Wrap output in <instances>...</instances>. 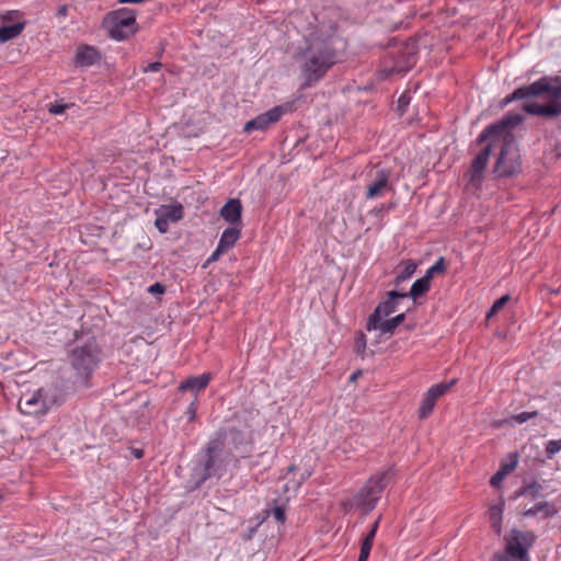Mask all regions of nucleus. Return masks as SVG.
<instances>
[{
	"mask_svg": "<svg viewBox=\"0 0 561 561\" xmlns=\"http://www.w3.org/2000/svg\"><path fill=\"white\" fill-rule=\"evenodd\" d=\"M293 60L299 70L301 87L316 85L339 60L333 37L310 33L294 53Z\"/></svg>",
	"mask_w": 561,
	"mask_h": 561,
	"instance_id": "1",
	"label": "nucleus"
},
{
	"mask_svg": "<svg viewBox=\"0 0 561 561\" xmlns=\"http://www.w3.org/2000/svg\"><path fill=\"white\" fill-rule=\"evenodd\" d=\"M523 122L519 114H507L501 121L488 126L479 136L478 142L494 138L496 147H500V153L495 161L494 173L499 178H508L517 174L522 170V160L519 149L511 128L516 127Z\"/></svg>",
	"mask_w": 561,
	"mask_h": 561,
	"instance_id": "2",
	"label": "nucleus"
},
{
	"mask_svg": "<svg viewBox=\"0 0 561 561\" xmlns=\"http://www.w3.org/2000/svg\"><path fill=\"white\" fill-rule=\"evenodd\" d=\"M539 95H543L546 103L526 102L523 106L526 113L550 118L561 115V83L550 84L546 78L516 89L511 95L503 100V105H507L514 100Z\"/></svg>",
	"mask_w": 561,
	"mask_h": 561,
	"instance_id": "3",
	"label": "nucleus"
},
{
	"mask_svg": "<svg viewBox=\"0 0 561 561\" xmlns=\"http://www.w3.org/2000/svg\"><path fill=\"white\" fill-rule=\"evenodd\" d=\"M226 435L217 432L206 444L192 470L194 488H199L210 478H221L230 461V453L225 448Z\"/></svg>",
	"mask_w": 561,
	"mask_h": 561,
	"instance_id": "4",
	"label": "nucleus"
},
{
	"mask_svg": "<svg viewBox=\"0 0 561 561\" xmlns=\"http://www.w3.org/2000/svg\"><path fill=\"white\" fill-rule=\"evenodd\" d=\"M537 536L530 530L513 528L504 536L505 549L496 552L491 561H530L529 550L534 547Z\"/></svg>",
	"mask_w": 561,
	"mask_h": 561,
	"instance_id": "5",
	"label": "nucleus"
},
{
	"mask_svg": "<svg viewBox=\"0 0 561 561\" xmlns=\"http://www.w3.org/2000/svg\"><path fill=\"white\" fill-rule=\"evenodd\" d=\"M417 42L415 39H408L404 43L396 46L390 53L392 65L388 66L385 61L381 72V78L386 79L392 75H401L409 71L416 64Z\"/></svg>",
	"mask_w": 561,
	"mask_h": 561,
	"instance_id": "6",
	"label": "nucleus"
},
{
	"mask_svg": "<svg viewBox=\"0 0 561 561\" xmlns=\"http://www.w3.org/2000/svg\"><path fill=\"white\" fill-rule=\"evenodd\" d=\"M103 26L112 38L126 39L137 31L136 12L127 8L112 11L103 19Z\"/></svg>",
	"mask_w": 561,
	"mask_h": 561,
	"instance_id": "7",
	"label": "nucleus"
},
{
	"mask_svg": "<svg viewBox=\"0 0 561 561\" xmlns=\"http://www.w3.org/2000/svg\"><path fill=\"white\" fill-rule=\"evenodd\" d=\"M390 470L371 476L354 496V504L365 512H371L390 481Z\"/></svg>",
	"mask_w": 561,
	"mask_h": 561,
	"instance_id": "8",
	"label": "nucleus"
},
{
	"mask_svg": "<svg viewBox=\"0 0 561 561\" xmlns=\"http://www.w3.org/2000/svg\"><path fill=\"white\" fill-rule=\"evenodd\" d=\"M364 174L366 181L365 197L367 199L381 198L387 193L393 191V185L390 181L392 172L381 163L368 165Z\"/></svg>",
	"mask_w": 561,
	"mask_h": 561,
	"instance_id": "9",
	"label": "nucleus"
},
{
	"mask_svg": "<svg viewBox=\"0 0 561 561\" xmlns=\"http://www.w3.org/2000/svg\"><path fill=\"white\" fill-rule=\"evenodd\" d=\"M100 362V351L94 343L77 346L71 352V364L87 386V379Z\"/></svg>",
	"mask_w": 561,
	"mask_h": 561,
	"instance_id": "10",
	"label": "nucleus"
},
{
	"mask_svg": "<svg viewBox=\"0 0 561 561\" xmlns=\"http://www.w3.org/2000/svg\"><path fill=\"white\" fill-rule=\"evenodd\" d=\"M56 403L55 396L45 388H39L33 392H25L21 396L18 407L26 415H41Z\"/></svg>",
	"mask_w": 561,
	"mask_h": 561,
	"instance_id": "11",
	"label": "nucleus"
},
{
	"mask_svg": "<svg viewBox=\"0 0 561 561\" xmlns=\"http://www.w3.org/2000/svg\"><path fill=\"white\" fill-rule=\"evenodd\" d=\"M484 148L474 157L468 171L469 181L473 186H479L483 179L484 170L488 165L489 158L493 148L496 147V139L491 138L485 141Z\"/></svg>",
	"mask_w": 561,
	"mask_h": 561,
	"instance_id": "12",
	"label": "nucleus"
},
{
	"mask_svg": "<svg viewBox=\"0 0 561 561\" xmlns=\"http://www.w3.org/2000/svg\"><path fill=\"white\" fill-rule=\"evenodd\" d=\"M405 298H408L405 293H399L397 290L388 291L386 299L377 305L374 312L369 316L367 323H370V327H376V322H379V320L389 317L396 311L399 299Z\"/></svg>",
	"mask_w": 561,
	"mask_h": 561,
	"instance_id": "13",
	"label": "nucleus"
},
{
	"mask_svg": "<svg viewBox=\"0 0 561 561\" xmlns=\"http://www.w3.org/2000/svg\"><path fill=\"white\" fill-rule=\"evenodd\" d=\"M456 379H453L448 382H440L432 386L427 390L419 408L420 419H426L432 413L437 399L445 394L456 383Z\"/></svg>",
	"mask_w": 561,
	"mask_h": 561,
	"instance_id": "14",
	"label": "nucleus"
},
{
	"mask_svg": "<svg viewBox=\"0 0 561 561\" xmlns=\"http://www.w3.org/2000/svg\"><path fill=\"white\" fill-rule=\"evenodd\" d=\"M285 112V106H275L247 122L243 130L245 133H250L252 130H265L270 125L277 123Z\"/></svg>",
	"mask_w": 561,
	"mask_h": 561,
	"instance_id": "15",
	"label": "nucleus"
},
{
	"mask_svg": "<svg viewBox=\"0 0 561 561\" xmlns=\"http://www.w3.org/2000/svg\"><path fill=\"white\" fill-rule=\"evenodd\" d=\"M220 216L232 226H241L242 204L240 199H229L220 209Z\"/></svg>",
	"mask_w": 561,
	"mask_h": 561,
	"instance_id": "16",
	"label": "nucleus"
},
{
	"mask_svg": "<svg viewBox=\"0 0 561 561\" xmlns=\"http://www.w3.org/2000/svg\"><path fill=\"white\" fill-rule=\"evenodd\" d=\"M558 513V508L554 503H550L548 501H539L534 506L524 510V517H535L538 514H541V518L548 519L556 516Z\"/></svg>",
	"mask_w": 561,
	"mask_h": 561,
	"instance_id": "17",
	"label": "nucleus"
},
{
	"mask_svg": "<svg viewBox=\"0 0 561 561\" xmlns=\"http://www.w3.org/2000/svg\"><path fill=\"white\" fill-rule=\"evenodd\" d=\"M101 56L96 48L88 45L79 46L76 53V62L82 67H89L100 60Z\"/></svg>",
	"mask_w": 561,
	"mask_h": 561,
	"instance_id": "18",
	"label": "nucleus"
},
{
	"mask_svg": "<svg viewBox=\"0 0 561 561\" xmlns=\"http://www.w3.org/2000/svg\"><path fill=\"white\" fill-rule=\"evenodd\" d=\"M404 319L405 313L402 312L391 319L385 318L382 320H379V322H376V327H370V323H367L366 329L368 331L378 330L382 334H392L394 330L404 321Z\"/></svg>",
	"mask_w": 561,
	"mask_h": 561,
	"instance_id": "19",
	"label": "nucleus"
},
{
	"mask_svg": "<svg viewBox=\"0 0 561 561\" xmlns=\"http://www.w3.org/2000/svg\"><path fill=\"white\" fill-rule=\"evenodd\" d=\"M505 507V500L503 497L499 499V502L490 505L489 507V519L491 523V527L495 531L497 536L502 534V522H503V512Z\"/></svg>",
	"mask_w": 561,
	"mask_h": 561,
	"instance_id": "20",
	"label": "nucleus"
},
{
	"mask_svg": "<svg viewBox=\"0 0 561 561\" xmlns=\"http://www.w3.org/2000/svg\"><path fill=\"white\" fill-rule=\"evenodd\" d=\"M210 381V374H203L199 376L187 378L179 386L181 391H199L205 389Z\"/></svg>",
	"mask_w": 561,
	"mask_h": 561,
	"instance_id": "21",
	"label": "nucleus"
},
{
	"mask_svg": "<svg viewBox=\"0 0 561 561\" xmlns=\"http://www.w3.org/2000/svg\"><path fill=\"white\" fill-rule=\"evenodd\" d=\"M241 236V229L237 226L226 228L219 239L218 245L228 251L231 249Z\"/></svg>",
	"mask_w": 561,
	"mask_h": 561,
	"instance_id": "22",
	"label": "nucleus"
},
{
	"mask_svg": "<svg viewBox=\"0 0 561 561\" xmlns=\"http://www.w3.org/2000/svg\"><path fill=\"white\" fill-rule=\"evenodd\" d=\"M25 25L26 23L23 21L12 25L0 26V42L4 43L15 38L23 32Z\"/></svg>",
	"mask_w": 561,
	"mask_h": 561,
	"instance_id": "23",
	"label": "nucleus"
},
{
	"mask_svg": "<svg viewBox=\"0 0 561 561\" xmlns=\"http://www.w3.org/2000/svg\"><path fill=\"white\" fill-rule=\"evenodd\" d=\"M431 282L427 279V277H421L416 279L412 286L409 293H405L408 297L413 298L414 300L419 298L420 296L426 294L430 290Z\"/></svg>",
	"mask_w": 561,
	"mask_h": 561,
	"instance_id": "24",
	"label": "nucleus"
},
{
	"mask_svg": "<svg viewBox=\"0 0 561 561\" xmlns=\"http://www.w3.org/2000/svg\"><path fill=\"white\" fill-rule=\"evenodd\" d=\"M403 268L398 273L394 278V285L399 287L402 283L410 279L415 273L416 264L412 260L402 262Z\"/></svg>",
	"mask_w": 561,
	"mask_h": 561,
	"instance_id": "25",
	"label": "nucleus"
},
{
	"mask_svg": "<svg viewBox=\"0 0 561 561\" xmlns=\"http://www.w3.org/2000/svg\"><path fill=\"white\" fill-rule=\"evenodd\" d=\"M160 214L168 221L176 222L183 217V206L181 204L163 206Z\"/></svg>",
	"mask_w": 561,
	"mask_h": 561,
	"instance_id": "26",
	"label": "nucleus"
},
{
	"mask_svg": "<svg viewBox=\"0 0 561 561\" xmlns=\"http://www.w3.org/2000/svg\"><path fill=\"white\" fill-rule=\"evenodd\" d=\"M542 485L534 481L523 486L516 494V496H529L531 500H538L542 497L541 494Z\"/></svg>",
	"mask_w": 561,
	"mask_h": 561,
	"instance_id": "27",
	"label": "nucleus"
},
{
	"mask_svg": "<svg viewBox=\"0 0 561 561\" xmlns=\"http://www.w3.org/2000/svg\"><path fill=\"white\" fill-rule=\"evenodd\" d=\"M288 500H286L285 502H282V503H278L277 500H274L273 501V507L272 508H267L265 511V513L267 515H273V517L275 518V520L279 524H284L285 520H286V514H285V506H286V503H287Z\"/></svg>",
	"mask_w": 561,
	"mask_h": 561,
	"instance_id": "28",
	"label": "nucleus"
},
{
	"mask_svg": "<svg viewBox=\"0 0 561 561\" xmlns=\"http://www.w3.org/2000/svg\"><path fill=\"white\" fill-rule=\"evenodd\" d=\"M446 270V264L444 257H439L425 273L424 277L431 282L433 277L437 274L444 273Z\"/></svg>",
	"mask_w": 561,
	"mask_h": 561,
	"instance_id": "29",
	"label": "nucleus"
},
{
	"mask_svg": "<svg viewBox=\"0 0 561 561\" xmlns=\"http://www.w3.org/2000/svg\"><path fill=\"white\" fill-rule=\"evenodd\" d=\"M411 96L409 92L402 93L397 101V112L402 116L407 112V107L410 104Z\"/></svg>",
	"mask_w": 561,
	"mask_h": 561,
	"instance_id": "30",
	"label": "nucleus"
},
{
	"mask_svg": "<svg viewBox=\"0 0 561 561\" xmlns=\"http://www.w3.org/2000/svg\"><path fill=\"white\" fill-rule=\"evenodd\" d=\"M508 300H510L508 295H504L501 298H499L497 300H495L493 306L491 307L490 311L486 313V317L488 318L493 317L495 313L499 312V310H501L506 305V302Z\"/></svg>",
	"mask_w": 561,
	"mask_h": 561,
	"instance_id": "31",
	"label": "nucleus"
},
{
	"mask_svg": "<svg viewBox=\"0 0 561 561\" xmlns=\"http://www.w3.org/2000/svg\"><path fill=\"white\" fill-rule=\"evenodd\" d=\"M561 450V439H552L547 443L546 453L549 458Z\"/></svg>",
	"mask_w": 561,
	"mask_h": 561,
	"instance_id": "32",
	"label": "nucleus"
},
{
	"mask_svg": "<svg viewBox=\"0 0 561 561\" xmlns=\"http://www.w3.org/2000/svg\"><path fill=\"white\" fill-rule=\"evenodd\" d=\"M365 350H366V336L363 332H359L356 337V342H355V351L360 356H364Z\"/></svg>",
	"mask_w": 561,
	"mask_h": 561,
	"instance_id": "33",
	"label": "nucleus"
},
{
	"mask_svg": "<svg viewBox=\"0 0 561 561\" xmlns=\"http://www.w3.org/2000/svg\"><path fill=\"white\" fill-rule=\"evenodd\" d=\"M169 222L170 221L159 214L154 220V226L161 233H165L169 230Z\"/></svg>",
	"mask_w": 561,
	"mask_h": 561,
	"instance_id": "34",
	"label": "nucleus"
},
{
	"mask_svg": "<svg viewBox=\"0 0 561 561\" xmlns=\"http://www.w3.org/2000/svg\"><path fill=\"white\" fill-rule=\"evenodd\" d=\"M537 415H538V411L522 412V413H519V414L514 415V417H513V419H514V421H515L516 423L522 424V423H525V422H527L528 420H530V419H533V417H535V416H537Z\"/></svg>",
	"mask_w": 561,
	"mask_h": 561,
	"instance_id": "35",
	"label": "nucleus"
},
{
	"mask_svg": "<svg viewBox=\"0 0 561 561\" xmlns=\"http://www.w3.org/2000/svg\"><path fill=\"white\" fill-rule=\"evenodd\" d=\"M227 251L217 245L216 250L211 253V255L204 263L203 267L206 268L210 263H214L219 260V257L226 253Z\"/></svg>",
	"mask_w": 561,
	"mask_h": 561,
	"instance_id": "36",
	"label": "nucleus"
},
{
	"mask_svg": "<svg viewBox=\"0 0 561 561\" xmlns=\"http://www.w3.org/2000/svg\"><path fill=\"white\" fill-rule=\"evenodd\" d=\"M505 472L504 471H497L490 480V484L493 486V488H500L504 478H505Z\"/></svg>",
	"mask_w": 561,
	"mask_h": 561,
	"instance_id": "37",
	"label": "nucleus"
},
{
	"mask_svg": "<svg viewBox=\"0 0 561 561\" xmlns=\"http://www.w3.org/2000/svg\"><path fill=\"white\" fill-rule=\"evenodd\" d=\"M379 520H380V517H378V519L373 524L369 533L364 538V540H368V543L373 545L374 538H375L377 529H378Z\"/></svg>",
	"mask_w": 561,
	"mask_h": 561,
	"instance_id": "38",
	"label": "nucleus"
},
{
	"mask_svg": "<svg viewBox=\"0 0 561 561\" xmlns=\"http://www.w3.org/2000/svg\"><path fill=\"white\" fill-rule=\"evenodd\" d=\"M517 466V460H513L511 462L503 463L499 471H504L505 476L508 474L511 471H513Z\"/></svg>",
	"mask_w": 561,
	"mask_h": 561,
	"instance_id": "39",
	"label": "nucleus"
},
{
	"mask_svg": "<svg viewBox=\"0 0 561 561\" xmlns=\"http://www.w3.org/2000/svg\"><path fill=\"white\" fill-rule=\"evenodd\" d=\"M196 411H197V404H196V400L193 401L188 408H187V415H188V421L190 422H193L196 417Z\"/></svg>",
	"mask_w": 561,
	"mask_h": 561,
	"instance_id": "40",
	"label": "nucleus"
},
{
	"mask_svg": "<svg viewBox=\"0 0 561 561\" xmlns=\"http://www.w3.org/2000/svg\"><path fill=\"white\" fill-rule=\"evenodd\" d=\"M67 104H53L49 107V112L55 115L62 114L65 110L67 108Z\"/></svg>",
	"mask_w": 561,
	"mask_h": 561,
	"instance_id": "41",
	"label": "nucleus"
},
{
	"mask_svg": "<svg viewBox=\"0 0 561 561\" xmlns=\"http://www.w3.org/2000/svg\"><path fill=\"white\" fill-rule=\"evenodd\" d=\"M148 291L151 294H163L165 291V287L160 283H154L149 287Z\"/></svg>",
	"mask_w": 561,
	"mask_h": 561,
	"instance_id": "42",
	"label": "nucleus"
},
{
	"mask_svg": "<svg viewBox=\"0 0 561 561\" xmlns=\"http://www.w3.org/2000/svg\"><path fill=\"white\" fill-rule=\"evenodd\" d=\"M19 15H20L19 11H8L4 14L0 15V20H2V21H13Z\"/></svg>",
	"mask_w": 561,
	"mask_h": 561,
	"instance_id": "43",
	"label": "nucleus"
},
{
	"mask_svg": "<svg viewBox=\"0 0 561 561\" xmlns=\"http://www.w3.org/2000/svg\"><path fill=\"white\" fill-rule=\"evenodd\" d=\"M162 68V64L159 62V61H154V62H150L146 68H145V71H152V72H156V71H159L160 69Z\"/></svg>",
	"mask_w": 561,
	"mask_h": 561,
	"instance_id": "44",
	"label": "nucleus"
},
{
	"mask_svg": "<svg viewBox=\"0 0 561 561\" xmlns=\"http://www.w3.org/2000/svg\"><path fill=\"white\" fill-rule=\"evenodd\" d=\"M371 547H373V545L368 543V540H363L362 546H360V551L370 553Z\"/></svg>",
	"mask_w": 561,
	"mask_h": 561,
	"instance_id": "45",
	"label": "nucleus"
},
{
	"mask_svg": "<svg viewBox=\"0 0 561 561\" xmlns=\"http://www.w3.org/2000/svg\"><path fill=\"white\" fill-rule=\"evenodd\" d=\"M67 13H68V7L66 4L60 5L57 10L58 16H66Z\"/></svg>",
	"mask_w": 561,
	"mask_h": 561,
	"instance_id": "46",
	"label": "nucleus"
},
{
	"mask_svg": "<svg viewBox=\"0 0 561 561\" xmlns=\"http://www.w3.org/2000/svg\"><path fill=\"white\" fill-rule=\"evenodd\" d=\"M133 455L139 459L144 456V451L141 449H133Z\"/></svg>",
	"mask_w": 561,
	"mask_h": 561,
	"instance_id": "47",
	"label": "nucleus"
},
{
	"mask_svg": "<svg viewBox=\"0 0 561 561\" xmlns=\"http://www.w3.org/2000/svg\"><path fill=\"white\" fill-rule=\"evenodd\" d=\"M368 557H369V553H367V552H362V551H360V552H359L358 560H359V561H367Z\"/></svg>",
	"mask_w": 561,
	"mask_h": 561,
	"instance_id": "48",
	"label": "nucleus"
},
{
	"mask_svg": "<svg viewBox=\"0 0 561 561\" xmlns=\"http://www.w3.org/2000/svg\"><path fill=\"white\" fill-rule=\"evenodd\" d=\"M368 557H369V553H367V552H362V551H360V552H359L358 560H359V561H367Z\"/></svg>",
	"mask_w": 561,
	"mask_h": 561,
	"instance_id": "49",
	"label": "nucleus"
},
{
	"mask_svg": "<svg viewBox=\"0 0 561 561\" xmlns=\"http://www.w3.org/2000/svg\"><path fill=\"white\" fill-rule=\"evenodd\" d=\"M359 375H360V370L354 371V373L350 376V381H355Z\"/></svg>",
	"mask_w": 561,
	"mask_h": 561,
	"instance_id": "50",
	"label": "nucleus"
},
{
	"mask_svg": "<svg viewBox=\"0 0 561 561\" xmlns=\"http://www.w3.org/2000/svg\"><path fill=\"white\" fill-rule=\"evenodd\" d=\"M296 469V467L294 465H290L287 469V473H290L293 472L294 470Z\"/></svg>",
	"mask_w": 561,
	"mask_h": 561,
	"instance_id": "51",
	"label": "nucleus"
},
{
	"mask_svg": "<svg viewBox=\"0 0 561 561\" xmlns=\"http://www.w3.org/2000/svg\"><path fill=\"white\" fill-rule=\"evenodd\" d=\"M230 433L233 434L234 436H240L241 435V433L239 431H236V430L231 431Z\"/></svg>",
	"mask_w": 561,
	"mask_h": 561,
	"instance_id": "52",
	"label": "nucleus"
},
{
	"mask_svg": "<svg viewBox=\"0 0 561 561\" xmlns=\"http://www.w3.org/2000/svg\"><path fill=\"white\" fill-rule=\"evenodd\" d=\"M2 502V495L0 494V503Z\"/></svg>",
	"mask_w": 561,
	"mask_h": 561,
	"instance_id": "53",
	"label": "nucleus"
},
{
	"mask_svg": "<svg viewBox=\"0 0 561 561\" xmlns=\"http://www.w3.org/2000/svg\"><path fill=\"white\" fill-rule=\"evenodd\" d=\"M357 561H359V560H357Z\"/></svg>",
	"mask_w": 561,
	"mask_h": 561,
	"instance_id": "54",
	"label": "nucleus"
}]
</instances>
